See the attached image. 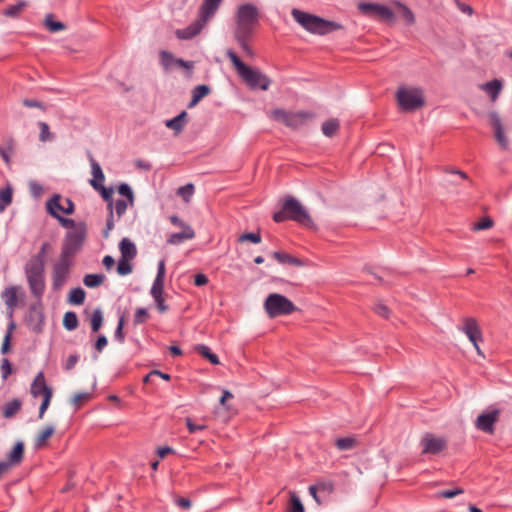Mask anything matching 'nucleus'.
Returning a JSON list of instances; mask_svg holds the SVG:
<instances>
[{"label":"nucleus","mask_w":512,"mask_h":512,"mask_svg":"<svg viewBox=\"0 0 512 512\" xmlns=\"http://www.w3.org/2000/svg\"><path fill=\"white\" fill-rule=\"evenodd\" d=\"M358 10L365 16L373 17L386 23L395 21L394 11L387 5L372 2H359Z\"/></svg>","instance_id":"nucleus-9"},{"label":"nucleus","mask_w":512,"mask_h":512,"mask_svg":"<svg viewBox=\"0 0 512 512\" xmlns=\"http://www.w3.org/2000/svg\"><path fill=\"white\" fill-rule=\"evenodd\" d=\"M90 325L92 332L96 333L98 332L102 325H103V312L101 308H96L92 312V315L90 317Z\"/></svg>","instance_id":"nucleus-38"},{"label":"nucleus","mask_w":512,"mask_h":512,"mask_svg":"<svg viewBox=\"0 0 512 512\" xmlns=\"http://www.w3.org/2000/svg\"><path fill=\"white\" fill-rule=\"evenodd\" d=\"M272 117L274 120L283 123L287 127L297 129L305 125L309 120H312L315 117V113L304 110L288 112L284 109L276 108L272 111Z\"/></svg>","instance_id":"nucleus-6"},{"label":"nucleus","mask_w":512,"mask_h":512,"mask_svg":"<svg viewBox=\"0 0 512 512\" xmlns=\"http://www.w3.org/2000/svg\"><path fill=\"white\" fill-rule=\"evenodd\" d=\"M13 200V190L10 186L0 190V202L10 205Z\"/></svg>","instance_id":"nucleus-56"},{"label":"nucleus","mask_w":512,"mask_h":512,"mask_svg":"<svg viewBox=\"0 0 512 512\" xmlns=\"http://www.w3.org/2000/svg\"><path fill=\"white\" fill-rule=\"evenodd\" d=\"M258 21V8L252 3L241 4L238 6L235 15L236 28L234 33H253Z\"/></svg>","instance_id":"nucleus-3"},{"label":"nucleus","mask_w":512,"mask_h":512,"mask_svg":"<svg viewBox=\"0 0 512 512\" xmlns=\"http://www.w3.org/2000/svg\"><path fill=\"white\" fill-rule=\"evenodd\" d=\"M194 190H195L194 185L192 183H188L186 185L180 186L177 189V195L182 197V199L185 202H189L191 197L194 194Z\"/></svg>","instance_id":"nucleus-47"},{"label":"nucleus","mask_w":512,"mask_h":512,"mask_svg":"<svg viewBox=\"0 0 512 512\" xmlns=\"http://www.w3.org/2000/svg\"><path fill=\"white\" fill-rule=\"evenodd\" d=\"M118 193L125 197L131 206L134 204V193L129 184L121 183L118 186Z\"/></svg>","instance_id":"nucleus-48"},{"label":"nucleus","mask_w":512,"mask_h":512,"mask_svg":"<svg viewBox=\"0 0 512 512\" xmlns=\"http://www.w3.org/2000/svg\"><path fill=\"white\" fill-rule=\"evenodd\" d=\"M120 258L133 260L137 256V248L129 238H122L119 242Z\"/></svg>","instance_id":"nucleus-23"},{"label":"nucleus","mask_w":512,"mask_h":512,"mask_svg":"<svg viewBox=\"0 0 512 512\" xmlns=\"http://www.w3.org/2000/svg\"><path fill=\"white\" fill-rule=\"evenodd\" d=\"M52 396H53V392H48L46 395H44L42 397V402L40 404L39 414H38L39 419H42L44 417V414L47 411V409L51 403Z\"/></svg>","instance_id":"nucleus-55"},{"label":"nucleus","mask_w":512,"mask_h":512,"mask_svg":"<svg viewBox=\"0 0 512 512\" xmlns=\"http://www.w3.org/2000/svg\"><path fill=\"white\" fill-rule=\"evenodd\" d=\"M459 330L462 331L468 337L469 341L473 344L477 353L480 355L481 350L478 345V342L482 341L483 337L476 319L473 317L464 318V325L462 327H459Z\"/></svg>","instance_id":"nucleus-14"},{"label":"nucleus","mask_w":512,"mask_h":512,"mask_svg":"<svg viewBox=\"0 0 512 512\" xmlns=\"http://www.w3.org/2000/svg\"><path fill=\"white\" fill-rule=\"evenodd\" d=\"M276 223L287 220L294 221L304 227L312 228L314 222L306 208L293 196H287L282 204L281 210L273 214Z\"/></svg>","instance_id":"nucleus-2"},{"label":"nucleus","mask_w":512,"mask_h":512,"mask_svg":"<svg viewBox=\"0 0 512 512\" xmlns=\"http://www.w3.org/2000/svg\"><path fill=\"white\" fill-rule=\"evenodd\" d=\"M195 237V231L191 226H185L181 232H175L169 235L167 243L171 245H179L184 240H190Z\"/></svg>","instance_id":"nucleus-21"},{"label":"nucleus","mask_w":512,"mask_h":512,"mask_svg":"<svg viewBox=\"0 0 512 512\" xmlns=\"http://www.w3.org/2000/svg\"><path fill=\"white\" fill-rule=\"evenodd\" d=\"M44 25L52 33L60 32L66 29V25L63 22L53 19V14L46 15Z\"/></svg>","instance_id":"nucleus-36"},{"label":"nucleus","mask_w":512,"mask_h":512,"mask_svg":"<svg viewBox=\"0 0 512 512\" xmlns=\"http://www.w3.org/2000/svg\"><path fill=\"white\" fill-rule=\"evenodd\" d=\"M50 249L49 242H44L37 254L31 256L25 265L45 268V258L48 250Z\"/></svg>","instance_id":"nucleus-24"},{"label":"nucleus","mask_w":512,"mask_h":512,"mask_svg":"<svg viewBox=\"0 0 512 512\" xmlns=\"http://www.w3.org/2000/svg\"><path fill=\"white\" fill-rule=\"evenodd\" d=\"M22 402L18 398H14L11 401H8L2 407V414L4 418H12L21 408Z\"/></svg>","instance_id":"nucleus-31"},{"label":"nucleus","mask_w":512,"mask_h":512,"mask_svg":"<svg viewBox=\"0 0 512 512\" xmlns=\"http://www.w3.org/2000/svg\"><path fill=\"white\" fill-rule=\"evenodd\" d=\"M55 429L52 425H49L47 427H45L36 437L35 439V447L36 448H39V447H42L48 438H50L53 433H54Z\"/></svg>","instance_id":"nucleus-41"},{"label":"nucleus","mask_w":512,"mask_h":512,"mask_svg":"<svg viewBox=\"0 0 512 512\" xmlns=\"http://www.w3.org/2000/svg\"><path fill=\"white\" fill-rule=\"evenodd\" d=\"M289 512H305L301 499L294 492L290 495Z\"/></svg>","instance_id":"nucleus-51"},{"label":"nucleus","mask_w":512,"mask_h":512,"mask_svg":"<svg viewBox=\"0 0 512 512\" xmlns=\"http://www.w3.org/2000/svg\"><path fill=\"white\" fill-rule=\"evenodd\" d=\"M124 325H125V317H124V315H121L118 319V324L114 331V339H115V341H117L120 344L124 343V341H125V334L123 331Z\"/></svg>","instance_id":"nucleus-50"},{"label":"nucleus","mask_w":512,"mask_h":512,"mask_svg":"<svg viewBox=\"0 0 512 512\" xmlns=\"http://www.w3.org/2000/svg\"><path fill=\"white\" fill-rule=\"evenodd\" d=\"M165 261L161 259L157 265V274L153 281L152 287L150 289V295L153 298L156 307L160 313H165L168 311L169 307L165 303V299L163 297L164 294V281H165Z\"/></svg>","instance_id":"nucleus-8"},{"label":"nucleus","mask_w":512,"mask_h":512,"mask_svg":"<svg viewBox=\"0 0 512 512\" xmlns=\"http://www.w3.org/2000/svg\"><path fill=\"white\" fill-rule=\"evenodd\" d=\"M489 119L494 131L503 128L499 114L496 111H492L489 113Z\"/></svg>","instance_id":"nucleus-63"},{"label":"nucleus","mask_w":512,"mask_h":512,"mask_svg":"<svg viewBox=\"0 0 512 512\" xmlns=\"http://www.w3.org/2000/svg\"><path fill=\"white\" fill-rule=\"evenodd\" d=\"M25 323L30 331L41 334L45 325V315L42 305L31 304L25 316Z\"/></svg>","instance_id":"nucleus-12"},{"label":"nucleus","mask_w":512,"mask_h":512,"mask_svg":"<svg viewBox=\"0 0 512 512\" xmlns=\"http://www.w3.org/2000/svg\"><path fill=\"white\" fill-rule=\"evenodd\" d=\"M422 454H439L447 446L446 439L436 437L432 433H426L420 440Z\"/></svg>","instance_id":"nucleus-15"},{"label":"nucleus","mask_w":512,"mask_h":512,"mask_svg":"<svg viewBox=\"0 0 512 512\" xmlns=\"http://www.w3.org/2000/svg\"><path fill=\"white\" fill-rule=\"evenodd\" d=\"M187 112L182 111L174 118L168 119L165 121V126L169 129H172L175 131V133H180L187 122Z\"/></svg>","instance_id":"nucleus-26"},{"label":"nucleus","mask_w":512,"mask_h":512,"mask_svg":"<svg viewBox=\"0 0 512 512\" xmlns=\"http://www.w3.org/2000/svg\"><path fill=\"white\" fill-rule=\"evenodd\" d=\"M86 292L81 287H76L70 290L68 295V302L73 305H81L84 303Z\"/></svg>","instance_id":"nucleus-32"},{"label":"nucleus","mask_w":512,"mask_h":512,"mask_svg":"<svg viewBox=\"0 0 512 512\" xmlns=\"http://www.w3.org/2000/svg\"><path fill=\"white\" fill-rule=\"evenodd\" d=\"M61 195L60 194H54L47 202H46V209L47 212L53 217L56 218L60 214L59 211L62 212V209H64V206L60 204Z\"/></svg>","instance_id":"nucleus-30"},{"label":"nucleus","mask_w":512,"mask_h":512,"mask_svg":"<svg viewBox=\"0 0 512 512\" xmlns=\"http://www.w3.org/2000/svg\"><path fill=\"white\" fill-rule=\"evenodd\" d=\"M316 486L319 490V492L321 493H324L326 495H330L331 493H333L334 489H335V485L333 483V481H318L316 483Z\"/></svg>","instance_id":"nucleus-54"},{"label":"nucleus","mask_w":512,"mask_h":512,"mask_svg":"<svg viewBox=\"0 0 512 512\" xmlns=\"http://www.w3.org/2000/svg\"><path fill=\"white\" fill-rule=\"evenodd\" d=\"M0 371L3 380H6L8 376L12 373V365L8 358H3L1 360Z\"/></svg>","instance_id":"nucleus-58"},{"label":"nucleus","mask_w":512,"mask_h":512,"mask_svg":"<svg viewBox=\"0 0 512 512\" xmlns=\"http://www.w3.org/2000/svg\"><path fill=\"white\" fill-rule=\"evenodd\" d=\"M130 259L120 258L117 263V273L120 276H126L133 271V265L130 263Z\"/></svg>","instance_id":"nucleus-46"},{"label":"nucleus","mask_w":512,"mask_h":512,"mask_svg":"<svg viewBox=\"0 0 512 512\" xmlns=\"http://www.w3.org/2000/svg\"><path fill=\"white\" fill-rule=\"evenodd\" d=\"M272 257L280 264H289L296 267H301L304 265V262L301 259L294 257L286 252L274 251L272 253Z\"/></svg>","instance_id":"nucleus-28"},{"label":"nucleus","mask_w":512,"mask_h":512,"mask_svg":"<svg viewBox=\"0 0 512 512\" xmlns=\"http://www.w3.org/2000/svg\"><path fill=\"white\" fill-rule=\"evenodd\" d=\"M253 33H234V38L242 48V50L249 56L253 55V51L248 45L249 39L252 37Z\"/></svg>","instance_id":"nucleus-35"},{"label":"nucleus","mask_w":512,"mask_h":512,"mask_svg":"<svg viewBox=\"0 0 512 512\" xmlns=\"http://www.w3.org/2000/svg\"><path fill=\"white\" fill-rule=\"evenodd\" d=\"M129 202L124 199H118L115 203V211L118 217L125 214Z\"/></svg>","instance_id":"nucleus-64"},{"label":"nucleus","mask_w":512,"mask_h":512,"mask_svg":"<svg viewBox=\"0 0 512 512\" xmlns=\"http://www.w3.org/2000/svg\"><path fill=\"white\" fill-rule=\"evenodd\" d=\"M23 455H24V443L22 441H18L15 443L12 450L9 452L8 460L3 461V462L9 464V468H10L12 465L19 464L23 459Z\"/></svg>","instance_id":"nucleus-27"},{"label":"nucleus","mask_w":512,"mask_h":512,"mask_svg":"<svg viewBox=\"0 0 512 512\" xmlns=\"http://www.w3.org/2000/svg\"><path fill=\"white\" fill-rule=\"evenodd\" d=\"M396 4L402 8L403 17L405 18L406 22L409 25L413 24L415 22V16H414L412 10L399 1L396 2Z\"/></svg>","instance_id":"nucleus-61"},{"label":"nucleus","mask_w":512,"mask_h":512,"mask_svg":"<svg viewBox=\"0 0 512 512\" xmlns=\"http://www.w3.org/2000/svg\"><path fill=\"white\" fill-rule=\"evenodd\" d=\"M87 235V225L85 222H78L75 230H70L66 233L61 253L62 255L73 257L79 250H81Z\"/></svg>","instance_id":"nucleus-4"},{"label":"nucleus","mask_w":512,"mask_h":512,"mask_svg":"<svg viewBox=\"0 0 512 512\" xmlns=\"http://www.w3.org/2000/svg\"><path fill=\"white\" fill-rule=\"evenodd\" d=\"M210 92H211V88L209 85H206V84L197 85L192 90V97H191V100L188 103L187 107L193 108L201 101L202 98L209 95Z\"/></svg>","instance_id":"nucleus-25"},{"label":"nucleus","mask_w":512,"mask_h":512,"mask_svg":"<svg viewBox=\"0 0 512 512\" xmlns=\"http://www.w3.org/2000/svg\"><path fill=\"white\" fill-rule=\"evenodd\" d=\"M500 416L499 409H493L490 411L483 412L480 414L476 421L475 426L478 430L485 433H493L494 432V424L498 421Z\"/></svg>","instance_id":"nucleus-16"},{"label":"nucleus","mask_w":512,"mask_h":512,"mask_svg":"<svg viewBox=\"0 0 512 512\" xmlns=\"http://www.w3.org/2000/svg\"><path fill=\"white\" fill-rule=\"evenodd\" d=\"M240 76L252 89H261L266 91L271 84L267 75L259 70L251 68L250 66H247Z\"/></svg>","instance_id":"nucleus-13"},{"label":"nucleus","mask_w":512,"mask_h":512,"mask_svg":"<svg viewBox=\"0 0 512 512\" xmlns=\"http://www.w3.org/2000/svg\"><path fill=\"white\" fill-rule=\"evenodd\" d=\"M396 96L398 105L404 112L415 111L425 104L423 92L419 88L401 87Z\"/></svg>","instance_id":"nucleus-7"},{"label":"nucleus","mask_w":512,"mask_h":512,"mask_svg":"<svg viewBox=\"0 0 512 512\" xmlns=\"http://www.w3.org/2000/svg\"><path fill=\"white\" fill-rule=\"evenodd\" d=\"M55 219L58 220L59 224L62 227L70 229V230H75L77 228V226H78V222H75L71 218H66V217H63V216L59 215Z\"/></svg>","instance_id":"nucleus-62"},{"label":"nucleus","mask_w":512,"mask_h":512,"mask_svg":"<svg viewBox=\"0 0 512 512\" xmlns=\"http://www.w3.org/2000/svg\"><path fill=\"white\" fill-rule=\"evenodd\" d=\"M463 493H464V490L462 488L456 487L454 489H447V490L439 491L436 493L435 496L437 498L451 499V498H454L455 496L463 494Z\"/></svg>","instance_id":"nucleus-53"},{"label":"nucleus","mask_w":512,"mask_h":512,"mask_svg":"<svg viewBox=\"0 0 512 512\" xmlns=\"http://www.w3.org/2000/svg\"><path fill=\"white\" fill-rule=\"evenodd\" d=\"M502 87H503L502 81L495 78V79L483 84L481 88L489 94V96L491 97V100L495 101L498 98V96L502 90Z\"/></svg>","instance_id":"nucleus-29"},{"label":"nucleus","mask_w":512,"mask_h":512,"mask_svg":"<svg viewBox=\"0 0 512 512\" xmlns=\"http://www.w3.org/2000/svg\"><path fill=\"white\" fill-rule=\"evenodd\" d=\"M207 21L198 15V18L184 29L176 30V36L181 40H190L196 37L205 27Z\"/></svg>","instance_id":"nucleus-17"},{"label":"nucleus","mask_w":512,"mask_h":512,"mask_svg":"<svg viewBox=\"0 0 512 512\" xmlns=\"http://www.w3.org/2000/svg\"><path fill=\"white\" fill-rule=\"evenodd\" d=\"M495 139L503 150L508 148V139L505 136L504 129H498L494 131Z\"/></svg>","instance_id":"nucleus-60"},{"label":"nucleus","mask_w":512,"mask_h":512,"mask_svg":"<svg viewBox=\"0 0 512 512\" xmlns=\"http://www.w3.org/2000/svg\"><path fill=\"white\" fill-rule=\"evenodd\" d=\"M196 351L205 359H207L211 364L218 365L220 363L219 357L211 351V349L205 345L200 344L196 346Z\"/></svg>","instance_id":"nucleus-34"},{"label":"nucleus","mask_w":512,"mask_h":512,"mask_svg":"<svg viewBox=\"0 0 512 512\" xmlns=\"http://www.w3.org/2000/svg\"><path fill=\"white\" fill-rule=\"evenodd\" d=\"M24 270L31 293L40 299L46 287L45 268L25 265Z\"/></svg>","instance_id":"nucleus-11"},{"label":"nucleus","mask_w":512,"mask_h":512,"mask_svg":"<svg viewBox=\"0 0 512 512\" xmlns=\"http://www.w3.org/2000/svg\"><path fill=\"white\" fill-rule=\"evenodd\" d=\"M27 3L24 0L18 1L15 5L8 6L4 11L3 15L6 17L16 18L20 12L26 7Z\"/></svg>","instance_id":"nucleus-40"},{"label":"nucleus","mask_w":512,"mask_h":512,"mask_svg":"<svg viewBox=\"0 0 512 512\" xmlns=\"http://www.w3.org/2000/svg\"><path fill=\"white\" fill-rule=\"evenodd\" d=\"M493 226V220L490 217H484L473 225V230L481 231L489 229Z\"/></svg>","instance_id":"nucleus-59"},{"label":"nucleus","mask_w":512,"mask_h":512,"mask_svg":"<svg viewBox=\"0 0 512 512\" xmlns=\"http://www.w3.org/2000/svg\"><path fill=\"white\" fill-rule=\"evenodd\" d=\"M1 297L9 309L8 317L12 319L14 308L18 304L17 288L15 286L5 288L1 294Z\"/></svg>","instance_id":"nucleus-19"},{"label":"nucleus","mask_w":512,"mask_h":512,"mask_svg":"<svg viewBox=\"0 0 512 512\" xmlns=\"http://www.w3.org/2000/svg\"><path fill=\"white\" fill-rule=\"evenodd\" d=\"M223 0H203L199 8V16L208 21L217 12Z\"/></svg>","instance_id":"nucleus-20"},{"label":"nucleus","mask_w":512,"mask_h":512,"mask_svg":"<svg viewBox=\"0 0 512 512\" xmlns=\"http://www.w3.org/2000/svg\"><path fill=\"white\" fill-rule=\"evenodd\" d=\"M79 325L77 314L67 311L63 317V326L67 331H74Z\"/></svg>","instance_id":"nucleus-37"},{"label":"nucleus","mask_w":512,"mask_h":512,"mask_svg":"<svg viewBox=\"0 0 512 512\" xmlns=\"http://www.w3.org/2000/svg\"><path fill=\"white\" fill-rule=\"evenodd\" d=\"M355 439L353 437H342L338 438L335 442L336 447L341 450H350L355 446Z\"/></svg>","instance_id":"nucleus-49"},{"label":"nucleus","mask_w":512,"mask_h":512,"mask_svg":"<svg viewBox=\"0 0 512 512\" xmlns=\"http://www.w3.org/2000/svg\"><path fill=\"white\" fill-rule=\"evenodd\" d=\"M239 242L249 241L253 244H258L261 242V234L260 232H245L240 235Z\"/></svg>","instance_id":"nucleus-52"},{"label":"nucleus","mask_w":512,"mask_h":512,"mask_svg":"<svg viewBox=\"0 0 512 512\" xmlns=\"http://www.w3.org/2000/svg\"><path fill=\"white\" fill-rule=\"evenodd\" d=\"M12 152H13L12 143H8L6 146H1L0 145V157L3 159V161L7 165L10 164V159H11Z\"/></svg>","instance_id":"nucleus-57"},{"label":"nucleus","mask_w":512,"mask_h":512,"mask_svg":"<svg viewBox=\"0 0 512 512\" xmlns=\"http://www.w3.org/2000/svg\"><path fill=\"white\" fill-rule=\"evenodd\" d=\"M38 127L40 129L39 140L41 142L52 141L55 139V135L50 132L49 125L46 122L39 121Z\"/></svg>","instance_id":"nucleus-44"},{"label":"nucleus","mask_w":512,"mask_h":512,"mask_svg":"<svg viewBox=\"0 0 512 512\" xmlns=\"http://www.w3.org/2000/svg\"><path fill=\"white\" fill-rule=\"evenodd\" d=\"M48 392H53L52 388L47 385V383L45 381L44 373L42 371H40L35 376L32 384H31L30 393L34 398H37L39 396L43 397Z\"/></svg>","instance_id":"nucleus-18"},{"label":"nucleus","mask_w":512,"mask_h":512,"mask_svg":"<svg viewBox=\"0 0 512 512\" xmlns=\"http://www.w3.org/2000/svg\"><path fill=\"white\" fill-rule=\"evenodd\" d=\"M340 123L339 120L336 118H331L325 121L322 124V132L326 137H333L335 133L339 130Z\"/></svg>","instance_id":"nucleus-33"},{"label":"nucleus","mask_w":512,"mask_h":512,"mask_svg":"<svg viewBox=\"0 0 512 512\" xmlns=\"http://www.w3.org/2000/svg\"><path fill=\"white\" fill-rule=\"evenodd\" d=\"M95 190L99 191L104 201L107 202L108 209H113V198L112 194L114 192L112 187H105L103 184L100 186H97V188H94Z\"/></svg>","instance_id":"nucleus-43"},{"label":"nucleus","mask_w":512,"mask_h":512,"mask_svg":"<svg viewBox=\"0 0 512 512\" xmlns=\"http://www.w3.org/2000/svg\"><path fill=\"white\" fill-rule=\"evenodd\" d=\"M264 308L270 318L289 315L297 310V307L290 299L278 293H272L267 296Z\"/></svg>","instance_id":"nucleus-5"},{"label":"nucleus","mask_w":512,"mask_h":512,"mask_svg":"<svg viewBox=\"0 0 512 512\" xmlns=\"http://www.w3.org/2000/svg\"><path fill=\"white\" fill-rule=\"evenodd\" d=\"M291 15L299 25L311 34L324 36L344 29V26L339 22L327 20L297 8L292 9Z\"/></svg>","instance_id":"nucleus-1"},{"label":"nucleus","mask_w":512,"mask_h":512,"mask_svg":"<svg viewBox=\"0 0 512 512\" xmlns=\"http://www.w3.org/2000/svg\"><path fill=\"white\" fill-rule=\"evenodd\" d=\"M105 280L103 274H86L83 278V283L88 288H96L100 286Z\"/></svg>","instance_id":"nucleus-39"},{"label":"nucleus","mask_w":512,"mask_h":512,"mask_svg":"<svg viewBox=\"0 0 512 512\" xmlns=\"http://www.w3.org/2000/svg\"><path fill=\"white\" fill-rule=\"evenodd\" d=\"M226 56L230 59V61L232 62L233 66L235 67V69L237 70L239 75L248 66L243 61L240 60L238 55L232 49H228L226 51Z\"/></svg>","instance_id":"nucleus-42"},{"label":"nucleus","mask_w":512,"mask_h":512,"mask_svg":"<svg viewBox=\"0 0 512 512\" xmlns=\"http://www.w3.org/2000/svg\"><path fill=\"white\" fill-rule=\"evenodd\" d=\"M71 257L60 254L58 261L53 265L52 269V289L59 291L67 282L70 276L72 262Z\"/></svg>","instance_id":"nucleus-10"},{"label":"nucleus","mask_w":512,"mask_h":512,"mask_svg":"<svg viewBox=\"0 0 512 512\" xmlns=\"http://www.w3.org/2000/svg\"><path fill=\"white\" fill-rule=\"evenodd\" d=\"M149 318L150 314L148 310L144 307H138L136 308L134 313L133 324L134 326H138L140 324L147 322Z\"/></svg>","instance_id":"nucleus-45"},{"label":"nucleus","mask_w":512,"mask_h":512,"mask_svg":"<svg viewBox=\"0 0 512 512\" xmlns=\"http://www.w3.org/2000/svg\"><path fill=\"white\" fill-rule=\"evenodd\" d=\"M89 160L91 164V172L93 175V178L90 180V185L93 188H97V186L103 184L105 176L100 164L94 159L91 153H89Z\"/></svg>","instance_id":"nucleus-22"}]
</instances>
